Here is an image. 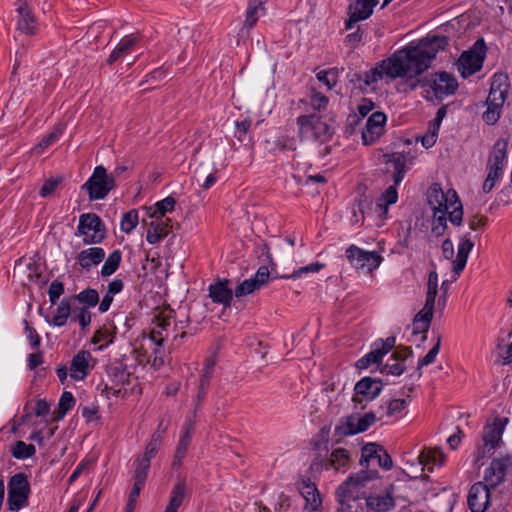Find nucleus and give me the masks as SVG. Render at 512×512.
Returning a JSON list of instances; mask_svg holds the SVG:
<instances>
[{"instance_id":"obj_40","label":"nucleus","mask_w":512,"mask_h":512,"mask_svg":"<svg viewBox=\"0 0 512 512\" xmlns=\"http://www.w3.org/2000/svg\"><path fill=\"white\" fill-rule=\"evenodd\" d=\"M71 314V304L68 299H63L59 305L57 306L54 316L50 323L54 326L61 327L64 326Z\"/></svg>"},{"instance_id":"obj_60","label":"nucleus","mask_w":512,"mask_h":512,"mask_svg":"<svg viewBox=\"0 0 512 512\" xmlns=\"http://www.w3.org/2000/svg\"><path fill=\"white\" fill-rule=\"evenodd\" d=\"M92 463L93 462L91 460H89V459L82 460L78 464V466L76 467L74 472L71 474V476L69 477L68 483L69 484L74 483L79 478V476L84 474L89 469V467L92 465Z\"/></svg>"},{"instance_id":"obj_21","label":"nucleus","mask_w":512,"mask_h":512,"mask_svg":"<svg viewBox=\"0 0 512 512\" xmlns=\"http://www.w3.org/2000/svg\"><path fill=\"white\" fill-rule=\"evenodd\" d=\"M474 247V241L471 239L469 234L463 235L457 245L456 258L452 261V281L457 280L460 273L465 268L468 260V256Z\"/></svg>"},{"instance_id":"obj_11","label":"nucleus","mask_w":512,"mask_h":512,"mask_svg":"<svg viewBox=\"0 0 512 512\" xmlns=\"http://www.w3.org/2000/svg\"><path fill=\"white\" fill-rule=\"evenodd\" d=\"M486 55V45L478 40L473 47L462 53L457 61V68L462 77L466 78L478 72L483 65Z\"/></svg>"},{"instance_id":"obj_22","label":"nucleus","mask_w":512,"mask_h":512,"mask_svg":"<svg viewBox=\"0 0 512 512\" xmlns=\"http://www.w3.org/2000/svg\"><path fill=\"white\" fill-rule=\"evenodd\" d=\"M170 219H151L147 222L145 219L142 223L146 225V240L151 245L159 244L170 233Z\"/></svg>"},{"instance_id":"obj_43","label":"nucleus","mask_w":512,"mask_h":512,"mask_svg":"<svg viewBox=\"0 0 512 512\" xmlns=\"http://www.w3.org/2000/svg\"><path fill=\"white\" fill-rule=\"evenodd\" d=\"M139 224V213L136 209L125 212L120 220V230L125 234H130Z\"/></svg>"},{"instance_id":"obj_33","label":"nucleus","mask_w":512,"mask_h":512,"mask_svg":"<svg viewBox=\"0 0 512 512\" xmlns=\"http://www.w3.org/2000/svg\"><path fill=\"white\" fill-rule=\"evenodd\" d=\"M367 506L376 512H386L394 507L393 488L387 489L385 493L369 496L366 499Z\"/></svg>"},{"instance_id":"obj_7","label":"nucleus","mask_w":512,"mask_h":512,"mask_svg":"<svg viewBox=\"0 0 512 512\" xmlns=\"http://www.w3.org/2000/svg\"><path fill=\"white\" fill-rule=\"evenodd\" d=\"M114 187V178L107 173L103 166L99 165L94 168L82 189L87 191L89 200L94 201L104 199Z\"/></svg>"},{"instance_id":"obj_10","label":"nucleus","mask_w":512,"mask_h":512,"mask_svg":"<svg viewBox=\"0 0 512 512\" xmlns=\"http://www.w3.org/2000/svg\"><path fill=\"white\" fill-rule=\"evenodd\" d=\"M30 494V484L25 474L13 475L8 481L7 506L10 511L16 512L25 507Z\"/></svg>"},{"instance_id":"obj_53","label":"nucleus","mask_w":512,"mask_h":512,"mask_svg":"<svg viewBox=\"0 0 512 512\" xmlns=\"http://www.w3.org/2000/svg\"><path fill=\"white\" fill-rule=\"evenodd\" d=\"M82 417L89 424L98 425L101 419L99 406L90 404L82 408Z\"/></svg>"},{"instance_id":"obj_29","label":"nucleus","mask_w":512,"mask_h":512,"mask_svg":"<svg viewBox=\"0 0 512 512\" xmlns=\"http://www.w3.org/2000/svg\"><path fill=\"white\" fill-rule=\"evenodd\" d=\"M493 354L496 360L502 364L512 363V332L497 338Z\"/></svg>"},{"instance_id":"obj_15","label":"nucleus","mask_w":512,"mask_h":512,"mask_svg":"<svg viewBox=\"0 0 512 512\" xmlns=\"http://www.w3.org/2000/svg\"><path fill=\"white\" fill-rule=\"evenodd\" d=\"M375 462L384 470H390L393 466L392 458L381 446L367 443L361 451L360 465L369 468Z\"/></svg>"},{"instance_id":"obj_52","label":"nucleus","mask_w":512,"mask_h":512,"mask_svg":"<svg viewBox=\"0 0 512 512\" xmlns=\"http://www.w3.org/2000/svg\"><path fill=\"white\" fill-rule=\"evenodd\" d=\"M62 134V130L60 128L55 129L46 137H44L33 149L32 152L34 154L40 155L44 152L46 148H48L52 143H54L59 136Z\"/></svg>"},{"instance_id":"obj_6","label":"nucleus","mask_w":512,"mask_h":512,"mask_svg":"<svg viewBox=\"0 0 512 512\" xmlns=\"http://www.w3.org/2000/svg\"><path fill=\"white\" fill-rule=\"evenodd\" d=\"M106 235L105 226L95 213H84L79 216L76 236L82 239L85 245L100 243Z\"/></svg>"},{"instance_id":"obj_19","label":"nucleus","mask_w":512,"mask_h":512,"mask_svg":"<svg viewBox=\"0 0 512 512\" xmlns=\"http://www.w3.org/2000/svg\"><path fill=\"white\" fill-rule=\"evenodd\" d=\"M386 115L381 112L373 113L367 120L362 131V140L365 145L374 144L384 133Z\"/></svg>"},{"instance_id":"obj_13","label":"nucleus","mask_w":512,"mask_h":512,"mask_svg":"<svg viewBox=\"0 0 512 512\" xmlns=\"http://www.w3.org/2000/svg\"><path fill=\"white\" fill-rule=\"evenodd\" d=\"M429 90L437 99H443L454 94L458 89V81L453 74L448 72H437L430 76L426 82Z\"/></svg>"},{"instance_id":"obj_38","label":"nucleus","mask_w":512,"mask_h":512,"mask_svg":"<svg viewBox=\"0 0 512 512\" xmlns=\"http://www.w3.org/2000/svg\"><path fill=\"white\" fill-rule=\"evenodd\" d=\"M186 495V484L184 481H178L172 488L169 502L166 509L173 512H178L179 507L182 505Z\"/></svg>"},{"instance_id":"obj_45","label":"nucleus","mask_w":512,"mask_h":512,"mask_svg":"<svg viewBox=\"0 0 512 512\" xmlns=\"http://www.w3.org/2000/svg\"><path fill=\"white\" fill-rule=\"evenodd\" d=\"M348 462V451L343 448H338L331 453L328 466L338 471L341 468H345Z\"/></svg>"},{"instance_id":"obj_30","label":"nucleus","mask_w":512,"mask_h":512,"mask_svg":"<svg viewBox=\"0 0 512 512\" xmlns=\"http://www.w3.org/2000/svg\"><path fill=\"white\" fill-rule=\"evenodd\" d=\"M505 422L500 418H495L492 423L487 424L483 431V441L488 449L495 448L501 440L504 431Z\"/></svg>"},{"instance_id":"obj_32","label":"nucleus","mask_w":512,"mask_h":512,"mask_svg":"<svg viewBox=\"0 0 512 512\" xmlns=\"http://www.w3.org/2000/svg\"><path fill=\"white\" fill-rule=\"evenodd\" d=\"M105 258V251L100 247H90L78 253L76 260L82 269L89 270Z\"/></svg>"},{"instance_id":"obj_37","label":"nucleus","mask_w":512,"mask_h":512,"mask_svg":"<svg viewBox=\"0 0 512 512\" xmlns=\"http://www.w3.org/2000/svg\"><path fill=\"white\" fill-rule=\"evenodd\" d=\"M75 405V399L70 392H63L57 408L52 413V421H59L65 417L67 412Z\"/></svg>"},{"instance_id":"obj_1","label":"nucleus","mask_w":512,"mask_h":512,"mask_svg":"<svg viewBox=\"0 0 512 512\" xmlns=\"http://www.w3.org/2000/svg\"><path fill=\"white\" fill-rule=\"evenodd\" d=\"M447 44L445 36H428L417 44L407 45L368 71L364 82L370 85L383 78L417 77L430 67L431 61Z\"/></svg>"},{"instance_id":"obj_35","label":"nucleus","mask_w":512,"mask_h":512,"mask_svg":"<svg viewBox=\"0 0 512 512\" xmlns=\"http://www.w3.org/2000/svg\"><path fill=\"white\" fill-rule=\"evenodd\" d=\"M176 200L168 196L161 201L156 202L153 206L145 207L146 213L150 219H165L168 212L175 209Z\"/></svg>"},{"instance_id":"obj_39","label":"nucleus","mask_w":512,"mask_h":512,"mask_svg":"<svg viewBox=\"0 0 512 512\" xmlns=\"http://www.w3.org/2000/svg\"><path fill=\"white\" fill-rule=\"evenodd\" d=\"M146 478L147 477L143 476L142 474L134 473V485L129 493L128 501L125 507V512H134L138 497L140 495V491L145 484Z\"/></svg>"},{"instance_id":"obj_55","label":"nucleus","mask_w":512,"mask_h":512,"mask_svg":"<svg viewBox=\"0 0 512 512\" xmlns=\"http://www.w3.org/2000/svg\"><path fill=\"white\" fill-rule=\"evenodd\" d=\"M381 359V354L374 349L370 353L366 354L361 359H359L356 362L355 366L358 370L367 369L371 365L377 364Z\"/></svg>"},{"instance_id":"obj_24","label":"nucleus","mask_w":512,"mask_h":512,"mask_svg":"<svg viewBox=\"0 0 512 512\" xmlns=\"http://www.w3.org/2000/svg\"><path fill=\"white\" fill-rule=\"evenodd\" d=\"M375 422V416L372 413L364 415L354 414L346 418L342 424V433L353 435L366 431Z\"/></svg>"},{"instance_id":"obj_57","label":"nucleus","mask_w":512,"mask_h":512,"mask_svg":"<svg viewBox=\"0 0 512 512\" xmlns=\"http://www.w3.org/2000/svg\"><path fill=\"white\" fill-rule=\"evenodd\" d=\"M407 406V400L402 398L393 399L388 405V415L398 418Z\"/></svg>"},{"instance_id":"obj_5","label":"nucleus","mask_w":512,"mask_h":512,"mask_svg":"<svg viewBox=\"0 0 512 512\" xmlns=\"http://www.w3.org/2000/svg\"><path fill=\"white\" fill-rule=\"evenodd\" d=\"M507 146V141L504 139H499L494 144L486 163L487 175L481 185V192L483 194L490 193L495 188L497 182L502 178L506 162Z\"/></svg>"},{"instance_id":"obj_23","label":"nucleus","mask_w":512,"mask_h":512,"mask_svg":"<svg viewBox=\"0 0 512 512\" xmlns=\"http://www.w3.org/2000/svg\"><path fill=\"white\" fill-rule=\"evenodd\" d=\"M93 357L90 352L80 350L71 360L70 377L74 381L83 380L89 370L94 366Z\"/></svg>"},{"instance_id":"obj_58","label":"nucleus","mask_w":512,"mask_h":512,"mask_svg":"<svg viewBox=\"0 0 512 512\" xmlns=\"http://www.w3.org/2000/svg\"><path fill=\"white\" fill-rule=\"evenodd\" d=\"M77 299L81 303H85L88 306H95L98 302L99 296L96 290L88 289L84 290L77 295Z\"/></svg>"},{"instance_id":"obj_46","label":"nucleus","mask_w":512,"mask_h":512,"mask_svg":"<svg viewBox=\"0 0 512 512\" xmlns=\"http://www.w3.org/2000/svg\"><path fill=\"white\" fill-rule=\"evenodd\" d=\"M121 259L122 254L119 250H115L111 254H109L104 265L102 266L101 275L103 277H108L112 275L119 267Z\"/></svg>"},{"instance_id":"obj_48","label":"nucleus","mask_w":512,"mask_h":512,"mask_svg":"<svg viewBox=\"0 0 512 512\" xmlns=\"http://www.w3.org/2000/svg\"><path fill=\"white\" fill-rule=\"evenodd\" d=\"M36 453V448L32 444H26L23 441H17L12 449V455L16 459H27Z\"/></svg>"},{"instance_id":"obj_34","label":"nucleus","mask_w":512,"mask_h":512,"mask_svg":"<svg viewBox=\"0 0 512 512\" xmlns=\"http://www.w3.org/2000/svg\"><path fill=\"white\" fill-rule=\"evenodd\" d=\"M381 157L382 162L386 164L391 163L393 165L394 182L395 185H398L402 181L403 175L405 173V165L407 162L405 154L401 152H394L391 154H383Z\"/></svg>"},{"instance_id":"obj_20","label":"nucleus","mask_w":512,"mask_h":512,"mask_svg":"<svg viewBox=\"0 0 512 512\" xmlns=\"http://www.w3.org/2000/svg\"><path fill=\"white\" fill-rule=\"evenodd\" d=\"M467 502L472 512H485L490 503V488L483 482L475 483L469 490Z\"/></svg>"},{"instance_id":"obj_31","label":"nucleus","mask_w":512,"mask_h":512,"mask_svg":"<svg viewBox=\"0 0 512 512\" xmlns=\"http://www.w3.org/2000/svg\"><path fill=\"white\" fill-rule=\"evenodd\" d=\"M209 297L213 302L229 307L233 298V292L228 287V281H218L209 286Z\"/></svg>"},{"instance_id":"obj_26","label":"nucleus","mask_w":512,"mask_h":512,"mask_svg":"<svg viewBox=\"0 0 512 512\" xmlns=\"http://www.w3.org/2000/svg\"><path fill=\"white\" fill-rule=\"evenodd\" d=\"M510 90L509 77L505 73H496L492 77L487 99L505 103Z\"/></svg>"},{"instance_id":"obj_49","label":"nucleus","mask_w":512,"mask_h":512,"mask_svg":"<svg viewBox=\"0 0 512 512\" xmlns=\"http://www.w3.org/2000/svg\"><path fill=\"white\" fill-rule=\"evenodd\" d=\"M191 440L188 439V436H181L173 460V467L178 468L181 466L182 460L185 458Z\"/></svg>"},{"instance_id":"obj_54","label":"nucleus","mask_w":512,"mask_h":512,"mask_svg":"<svg viewBox=\"0 0 512 512\" xmlns=\"http://www.w3.org/2000/svg\"><path fill=\"white\" fill-rule=\"evenodd\" d=\"M63 178L61 176L50 177L46 179L40 189V196L42 198H47L51 196L57 187L62 183Z\"/></svg>"},{"instance_id":"obj_56","label":"nucleus","mask_w":512,"mask_h":512,"mask_svg":"<svg viewBox=\"0 0 512 512\" xmlns=\"http://www.w3.org/2000/svg\"><path fill=\"white\" fill-rule=\"evenodd\" d=\"M260 289V287L255 283V281L250 278L247 280H244L242 283H240L236 289H235V296L237 298L244 297L246 295H249L253 293L254 291Z\"/></svg>"},{"instance_id":"obj_2","label":"nucleus","mask_w":512,"mask_h":512,"mask_svg":"<svg viewBox=\"0 0 512 512\" xmlns=\"http://www.w3.org/2000/svg\"><path fill=\"white\" fill-rule=\"evenodd\" d=\"M427 204L431 210V231L442 236L447 230V221L459 226L463 220V205L458 193L452 188H443L433 183L426 192Z\"/></svg>"},{"instance_id":"obj_50","label":"nucleus","mask_w":512,"mask_h":512,"mask_svg":"<svg viewBox=\"0 0 512 512\" xmlns=\"http://www.w3.org/2000/svg\"><path fill=\"white\" fill-rule=\"evenodd\" d=\"M325 267V264L320 262H313L306 266L300 267L293 271L289 276H283V278L298 279L309 273H318Z\"/></svg>"},{"instance_id":"obj_59","label":"nucleus","mask_w":512,"mask_h":512,"mask_svg":"<svg viewBox=\"0 0 512 512\" xmlns=\"http://www.w3.org/2000/svg\"><path fill=\"white\" fill-rule=\"evenodd\" d=\"M64 292L63 284L59 281H53L48 289L49 300L52 304H55L56 301L60 298V296Z\"/></svg>"},{"instance_id":"obj_62","label":"nucleus","mask_w":512,"mask_h":512,"mask_svg":"<svg viewBox=\"0 0 512 512\" xmlns=\"http://www.w3.org/2000/svg\"><path fill=\"white\" fill-rule=\"evenodd\" d=\"M440 348V339L437 340L436 344L432 347V349L422 358L419 360L418 365L425 366L432 362H434Z\"/></svg>"},{"instance_id":"obj_63","label":"nucleus","mask_w":512,"mask_h":512,"mask_svg":"<svg viewBox=\"0 0 512 512\" xmlns=\"http://www.w3.org/2000/svg\"><path fill=\"white\" fill-rule=\"evenodd\" d=\"M270 277L269 269L265 266L260 267L255 276L252 278L255 283L261 288L263 285H265Z\"/></svg>"},{"instance_id":"obj_8","label":"nucleus","mask_w":512,"mask_h":512,"mask_svg":"<svg viewBox=\"0 0 512 512\" xmlns=\"http://www.w3.org/2000/svg\"><path fill=\"white\" fill-rule=\"evenodd\" d=\"M378 477V472L375 470H362L351 476L342 483L336 490V497H348L353 502L364 494L366 484Z\"/></svg>"},{"instance_id":"obj_41","label":"nucleus","mask_w":512,"mask_h":512,"mask_svg":"<svg viewBox=\"0 0 512 512\" xmlns=\"http://www.w3.org/2000/svg\"><path fill=\"white\" fill-rule=\"evenodd\" d=\"M486 106L487 109L482 116L483 120L488 125H493L500 119L504 103L486 99Z\"/></svg>"},{"instance_id":"obj_28","label":"nucleus","mask_w":512,"mask_h":512,"mask_svg":"<svg viewBox=\"0 0 512 512\" xmlns=\"http://www.w3.org/2000/svg\"><path fill=\"white\" fill-rule=\"evenodd\" d=\"M397 199L398 193L395 186L388 187L378 199L376 205L371 208V214L380 220H384L388 213V207L396 203Z\"/></svg>"},{"instance_id":"obj_61","label":"nucleus","mask_w":512,"mask_h":512,"mask_svg":"<svg viewBox=\"0 0 512 512\" xmlns=\"http://www.w3.org/2000/svg\"><path fill=\"white\" fill-rule=\"evenodd\" d=\"M74 319L80 323L83 329L86 328L91 323V315L86 308H79L75 310Z\"/></svg>"},{"instance_id":"obj_16","label":"nucleus","mask_w":512,"mask_h":512,"mask_svg":"<svg viewBox=\"0 0 512 512\" xmlns=\"http://www.w3.org/2000/svg\"><path fill=\"white\" fill-rule=\"evenodd\" d=\"M378 3L379 0H350L346 28L351 29L357 22L369 18Z\"/></svg>"},{"instance_id":"obj_27","label":"nucleus","mask_w":512,"mask_h":512,"mask_svg":"<svg viewBox=\"0 0 512 512\" xmlns=\"http://www.w3.org/2000/svg\"><path fill=\"white\" fill-rule=\"evenodd\" d=\"M419 465H421L420 472L427 469L432 472L435 467H441L445 462V455L440 449H424L417 456Z\"/></svg>"},{"instance_id":"obj_3","label":"nucleus","mask_w":512,"mask_h":512,"mask_svg":"<svg viewBox=\"0 0 512 512\" xmlns=\"http://www.w3.org/2000/svg\"><path fill=\"white\" fill-rule=\"evenodd\" d=\"M174 311L168 307L156 308L153 312L152 328L149 336L143 335L140 339L139 347L135 346V350L140 349L139 356H146L149 350L158 355L162 363L161 345L165 339L175 330Z\"/></svg>"},{"instance_id":"obj_36","label":"nucleus","mask_w":512,"mask_h":512,"mask_svg":"<svg viewBox=\"0 0 512 512\" xmlns=\"http://www.w3.org/2000/svg\"><path fill=\"white\" fill-rule=\"evenodd\" d=\"M265 2L266 0H250L243 24L245 28L252 29L256 25L259 14L263 13L265 10Z\"/></svg>"},{"instance_id":"obj_9","label":"nucleus","mask_w":512,"mask_h":512,"mask_svg":"<svg viewBox=\"0 0 512 512\" xmlns=\"http://www.w3.org/2000/svg\"><path fill=\"white\" fill-rule=\"evenodd\" d=\"M301 136L307 140L326 142L332 136L330 125L316 115L301 116L298 118Z\"/></svg>"},{"instance_id":"obj_42","label":"nucleus","mask_w":512,"mask_h":512,"mask_svg":"<svg viewBox=\"0 0 512 512\" xmlns=\"http://www.w3.org/2000/svg\"><path fill=\"white\" fill-rule=\"evenodd\" d=\"M135 44H136L135 38H132V37L123 38L118 43L116 48L112 51V53L110 54V56L107 60L108 64H112L115 61H117L118 59H120L121 57H123L124 55L128 54L130 52V50L135 46Z\"/></svg>"},{"instance_id":"obj_44","label":"nucleus","mask_w":512,"mask_h":512,"mask_svg":"<svg viewBox=\"0 0 512 512\" xmlns=\"http://www.w3.org/2000/svg\"><path fill=\"white\" fill-rule=\"evenodd\" d=\"M355 394L353 400L356 402H362L364 400H373L381 392L380 386H354Z\"/></svg>"},{"instance_id":"obj_4","label":"nucleus","mask_w":512,"mask_h":512,"mask_svg":"<svg viewBox=\"0 0 512 512\" xmlns=\"http://www.w3.org/2000/svg\"><path fill=\"white\" fill-rule=\"evenodd\" d=\"M438 293V275L436 271H431L427 281L426 300L422 309L414 316L412 322V334L413 335H424L430 325L433 318L435 299ZM424 339L425 336H422Z\"/></svg>"},{"instance_id":"obj_25","label":"nucleus","mask_w":512,"mask_h":512,"mask_svg":"<svg viewBox=\"0 0 512 512\" xmlns=\"http://www.w3.org/2000/svg\"><path fill=\"white\" fill-rule=\"evenodd\" d=\"M18 21L17 27L18 29L28 35H32L35 33L37 23L34 15L32 14L28 3L25 0H17L16 2Z\"/></svg>"},{"instance_id":"obj_64","label":"nucleus","mask_w":512,"mask_h":512,"mask_svg":"<svg viewBox=\"0 0 512 512\" xmlns=\"http://www.w3.org/2000/svg\"><path fill=\"white\" fill-rule=\"evenodd\" d=\"M339 507L337 508V512H353V508L356 502H353L351 498L348 497H336Z\"/></svg>"},{"instance_id":"obj_51","label":"nucleus","mask_w":512,"mask_h":512,"mask_svg":"<svg viewBox=\"0 0 512 512\" xmlns=\"http://www.w3.org/2000/svg\"><path fill=\"white\" fill-rule=\"evenodd\" d=\"M438 124H429L428 130L426 134L423 136L417 138V140H420L422 146L426 149L431 148L435 145L437 138H438Z\"/></svg>"},{"instance_id":"obj_18","label":"nucleus","mask_w":512,"mask_h":512,"mask_svg":"<svg viewBox=\"0 0 512 512\" xmlns=\"http://www.w3.org/2000/svg\"><path fill=\"white\" fill-rule=\"evenodd\" d=\"M161 427L162 423L159 424L158 431L152 435L150 441L146 445L143 457H139L135 460V473L142 474L147 477L150 461L154 458L161 445L162 434L159 432Z\"/></svg>"},{"instance_id":"obj_47","label":"nucleus","mask_w":512,"mask_h":512,"mask_svg":"<svg viewBox=\"0 0 512 512\" xmlns=\"http://www.w3.org/2000/svg\"><path fill=\"white\" fill-rule=\"evenodd\" d=\"M408 354V352L405 353L402 358H400L397 354H394L384 365L382 372L386 374L391 375H400L403 373L405 366H404V357Z\"/></svg>"},{"instance_id":"obj_12","label":"nucleus","mask_w":512,"mask_h":512,"mask_svg":"<svg viewBox=\"0 0 512 512\" xmlns=\"http://www.w3.org/2000/svg\"><path fill=\"white\" fill-rule=\"evenodd\" d=\"M346 257L354 268L366 270L368 273H372L383 261L379 253L375 251H365L355 245H351L347 248Z\"/></svg>"},{"instance_id":"obj_14","label":"nucleus","mask_w":512,"mask_h":512,"mask_svg":"<svg viewBox=\"0 0 512 512\" xmlns=\"http://www.w3.org/2000/svg\"><path fill=\"white\" fill-rule=\"evenodd\" d=\"M510 471H512V456L495 458L484 470L483 483L489 488H494L505 480Z\"/></svg>"},{"instance_id":"obj_17","label":"nucleus","mask_w":512,"mask_h":512,"mask_svg":"<svg viewBox=\"0 0 512 512\" xmlns=\"http://www.w3.org/2000/svg\"><path fill=\"white\" fill-rule=\"evenodd\" d=\"M299 491L305 500L303 512H319L322 507L321 495L314 483L309 478H302L299 483Z\"/></svg>"}]
</instances>
